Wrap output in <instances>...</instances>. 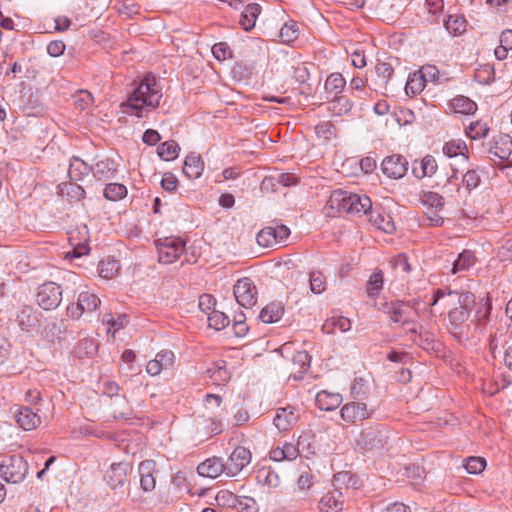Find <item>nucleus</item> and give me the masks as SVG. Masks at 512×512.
Wrapping results in <instances>:
<instances>
[{
  "mask_svg": "<svg viewBox=\"0 0 512 512\" xmlns=\"http://www.w3.org/2000/svg\"><path fill=\"white\" fill-rule=\"evenodd\" d=\"M373 412V409H369L365 403L353 401L341 408V418L346 422L354 423L370 418Z\"/></svg>",
  "mask_w": 512,
  "mask_h": 512,
  "instance_id": "obj_13",
  "label": "nucleus"
},
{
  "mask_svg": "<svg viewBox=\"0 0 512 512\" xmlns=\"http://www.w3.org/2000/svg\"><path fill=\"white\" fill-rule=\"evenodd\" d=\"M251 462V452L243 446H237L225 462L226 475L236 476Z\"/></svg>",
  "mask_w": 512,
  "mask_h": 512,
  "instance_id": "obj_11",
  "label": "nucleus"
},
{
  "mask_svg": "<svg viewBox=\"0 0 512 512\" xmlns=\"http://www.w3.org/2000/svg\"><path fill=\"white\" fill-rule=\"evenodd\" d=\"M115 171L114 162L110 159L98 161L91 170L93 177L99 181L113 177Z\"/></svg>",
  "mask_w": 512,
  "mask_h": 512,
  "instance_id": "obj_32",
  "label": "nucleus"
},
{
  "mask_svg": "<svg viewBox=\"0 0 512 512\" xmlns=\"http://www.w3.org/2000/svg\"><path fill=\"white\" fill-rule=\"evenodd\" d=\"M284 314V305L282 302H271L267 304L260 312V319L264 323H274L279 321Z\"/></svg>",
  "mask_w": 512,
  "mask_h": 512,
  "instance_id": "obj_29",
  "label": "nucleus"
},
{
  "mask_svg": "<svg viewBox=\"0 0 512 512\" xmlns=\"http://www.w3.org/2000/svg\"><path fill=\"white\" fill-rule=\"evenodd\" d=\"M206 426L205 428L207 429L208 433L210 435H218L222 432L223 430V424H222V420L220 417H208L206 420Z\"/></svg>",
  "mask_w": 512,
  "mask_h": 512,
  "instance_id": "obj_63",
  "label": "nucleus"
},
{
  "mask_svg": "<svg viewBox=\"0 0 512 512\" xmlns=\"http://www.w3.org/2000/svg\"><path fill=\"white\" fill-rule=\"evenodd\" d=\"M260 13L261 6L259 4H248L240 15L239 24L245 31L252 30Z\"/></svg>",
  "mask_w": 512,
  "mask_h": 512,
  "instance_id": "obj_25",
  "label": "nucleus"
},
{
  "mask_svg": "<svg viewBox=\"0 0 512 512\" xmlns=\"http://www.w3.org/2000/svg\"><path fill=\"white\" fill-rule=\"evenodd\" d=\"M420 201L427 209L442 210L444 207L443 196L433 191H423Z\"/></svg>",
  "mask_w": 512,
  "mask_h": 512,
  "instance_id": "obj_40",
  "label": "nucleus"
},
{
  "mask_svg": "<svg viewBox=\"0 0 512 512\" xmlns=\"http://www.w3.org/2000/svg\"><path fill=\"white\" fill-rule=\"evenodd\" d=\"M425 88L424 76L419 73L409 75L405 84V92L409 96H415L423 91Z\"/></svg>",
  "mask_w": 512,
  "mask_h": 512,
  "instance_id": "obj_39",
  "label": "nucleus"
},
{
  "mask_svg": "<svg viewBox=\"0 0 512 512\" xmlns=\"http://www.w3.org/2000/svg\"><path fill=\"white\" fill-rule=\"evenodd\" d=\"M233 293L236 301L243 308H252L257 302V288L248 277L241 278L236 282Z\"/></svg>",
  "mask_w": 512,
  "mask_h": 512,
  "instance_id": "obj_10",
  "label": "nucleus"
},
{
  "mask_svg": "<svg viewBox=\"0 0 512 512\" xmlns=\"http://www.w3.org/2000/svg\"><path fill=\"white\" fill-rule=\"evenodd\" d=\"M209 326L216 329L221 330L224 329L229 324V318L225 315V313L220 311H212L208 315Z\"/></svg>",
  "mask_w": 512,
  "mask_h": 512,
  "instance_id": "obj_54",
  "label": "nucleus"
},
{
  "mask_svg": "<svg viewBox=\"0 0 512 512\" xmlns=\"http://www.w3.org/2000/svg\"><path fill=\"white\" fill-rule=\"evenodd\" d=\"M351 107L352 104L348 98H346L345 96H339L335 97V99L330 102L329 109L333 112L341 114L350 111Z\"/></svg>",
  "mask_w": 512,
  "mask_h": 512,
  "instance_id": "obj_59",
  "label": "nucleus"
},
{
  "mask_svg": "<svg viewBox=\"0 0 512 512\" xmlns=\"http://www.w3.org/2000/svg\"><path fill=\"white\" fill-rule=\"evenodd\" d=\"M383 286V274L381 271L373 273L367 283V293L370 297L378 295Z\"/></svg>",
  "mask_w": 512,
  "mask_h": 512,
  "instance_id": "obj_56",
  "label": "nucleus"
},
{
  "mask_svg": "<svg viewBox=\"0 0 512 512\" xmlns=\"http://www.w3.org/2000/svg\"><path fill=\"white\" fill-rule=\"evenodd\" d=\"M310 289L315 294H320L326 289V279L321 271H312L309 275Z\"/></svg>",
  "mask_w": 512,
  "mask_h": 512,
  "instance_id": "obj_50",
  "label": "nucleus"
},
{
  "mask_svg": "<svg viewBox=\"0 0 512 512\" xmlns=\"http://www.w3.org/2000/svg\"><path fill=\"white\" fill-rule=\"evenodd\" d=\"M300 455L298 444L284 442L282 446H277L270 451V459L276 462L284 460L293 461Z\"/></svg>",
  "mask_w": 512,
  "mask_h": 512,
  "instance_id": "obj_21",
  "label": "nucleus"
},
{
  "mask_svg": "<svg viewBox=\"0 0 512 512\" xmlns=\"http://www.w3.org/2000/svg\"><path fill=\"white\" fill-rule=\"evenodd\" d=\"M351 329V321L344 316H333L327 319L323 325V330L327 333H334L336 330L347 332Z\"/></svg>",
  "mask_w": 512,
  "mask_h": 512,
  "instance_id": "obj_33",
  "label": "nucleus"
},
{
  "mask_svg": "<svg viewBox=\"0 0 512 512\" xmlns=\"http://www.w3.org/2000/svg\"><path fill=\"white\" fill-rule=\"evenodd\" d=\"M130 469L131 466L127 462L113 463L106 471L104 479L112 489L122 488L128 480L127 474Z\"/></svg>",
  "mask_w": 512,
  "mask_h": 512,
  "instance_id": "obj_14",
  "label": "nucleus"
},
{
  "mask_svg": "<svg viewBox=\"0 0 512 512\" xmlns=\"http://www.w3.org/2000/svg\"><path fill=\"white\" fill-rule=\"evenodd\" d=\"M13 413L18 425L26 431L33 430L40 424V417L29 407H16Z\"/></svg>",
  "mask_w": 512,
  "mask_h": 512,
  "instance_id": "obj_20",
  "label": "nucleus"
},
{
  "mask_svg": "<svg viewBox=\"0 0 512 512\" xmlns=\"http://www.w3.org/2000/svg\"><path fill=\"white\" fill-rule=\"evenodd\" d=\"M100 299L94 293L84 291L78 295L77 302L67 307V315L79 319L84 313H92L100 306Z\"/></svg>",
  "mask_w": 512,
  "mask_h": 512,
  "instance_id": "obj_9",
  "label": "nucleus"
},
{
  "mask_svg": "<svg viewBox=\"0 0 512 512\" xmlns=\"http://www.w3.org/2000/svg\"><path fill=\"white\" fill-rule=\"evenodd\" d=\"M475 262H476V257L474 255V253L470 250H464L453 261L451 273L458 274L461 272L468 271L471 267L474 266Z\"/></svg>",
  "mask_w": 512,
  "mask_h": 512,
  "instance_id": "obj_30",
  "label": "nucleus"
},
{
  "mask_svg": "<svg viewBox=\"0 0 512 512\" xmlns=\"http://www.w3.org/2000/svg\"><path fill=\"white\" fill-rule=\"evenodd\" d=\"M357 481L353 474L349 471H341L333 476L332 486L333 489H339L342 491L343 488L348 489L349 487L355 488Z\"/></svg>",
  "mask_w": 512,
  "mask_h": 512,
  "instance_id": "obj_37",
  "label": "nucleus"
},
{
  "mask_svg": "<svg viewBox=\"0 0 512 512\" xmlns=\"http://www.w3.org/2000/svg\"><path fill=\"white\" fill-rule=\"evenodd\" d=\"M28 472V464L22 456L13 455L0 465V473L5 481L11 483L21 482Z\"/></svg>",
  "mask_w": 512,
  "mask_h": 512,
  "instance_id": "obj_5",
  "label": "nucleus"
},
{
  "mask_svg": "<svg viewBox=\"0 0 512 512\" xmlns=\"http://www.w3.org/2000/svg\"><path fill=\"white\" fill-rule=\"evenodd\" d=\"M474 78L480 84H491L495 80L494 66L489 63L480 65L475 71Z\"/></svg>",
  "mask_w": 512,
  "mask_h": 512,
  "instance_id": "obj_41",
  "label": "nucleus"
},
{
  "mask_svg": "<svg viewBox=\"0 0 512 512\" xmlns=\"http://www.w3.org/2000/svg\"><path fill=\"white\" fill-rule=\"evenodd\" d=\"M160 184L164 190L173 192L178 186V179L172 172H166L164 173Z\"/></svg>",
  "mask_w": 512,
  "mask_h": 512,
  "instance_id": "obj_64",
  "label": "nucleus"
},
{
  "mask_svg": "<svg viewBox=\"0 0 512 512\" xmlns=\"http://www.w3.org/2000/svg\"><path fill=\"white\" fill-rule=\"evenodd\" d=\"M257 479L269 488H277L281 483L279 474L270 468L260 469L257 473Z\"/></svg>",
  "mask_w": 512,
  "mask_h": 512,
  "instance_id": "obj_42",
  "label": "nucleus"
},
{
  "mask_svg": "<svg viewBox=\"0 0 512 512\" xmlns=\"http://www.w3.org/2000/svg\"><path fill=\"white\" fill-rule=\"evenodd\" d=\"M212 53L214 57L219 61H224L231 57L232 51L229 45L225 42H219L213 45Z\"/></svg>",
  "mask_w": 512,
  "mask_h": 512,
  "instance_id": "obj_60",
  "label": "nucleus"
},
{
  "mask_svg": "<svg viewBox=\"0 0 512 512\" xmlns=\"http://www.w3.org/2000/svg\"><path fill=\"white\" fill-rule=\"evenodd\" d=\"M117 405L120 409H114L113 414L116 419H131L133 416L132 411L128 408V402L125 397L118 400Z\"/></svg>",
  "mask_w": 512,
  "mask_h": 512,
  "instance_id": "obj_62",
  "label": "nucleus"
},
{
  "mask_svg": "<svg viewBox=\"0 0 512 512\" xmlns=\"http://www.w3.org/2000/svg\"><path fill=\"white\" fill-rule=\"evenodd\" d=\"M464 468L469 474H479L486 467V461L484 458L471 456L465 460Z\"/></svg>",
  "mask_w": 512,
  "mask_h": 512,
  "instance_id": "obj_53",
  "label": "nucleus"
},
{
  "mask_svg": "<svg viewBox=\"0 0 512 512\" xmlns=\"http://www.w3.org/2000/svg\"><path fill=\"white\" fill-rule=\"evenodd\" d=\"M119 268V264L115 259L108 258L107 260L100 262L99 275L102 278L110 279L118 272Z\"/></svg>",
  "mask_w": 512,
  "mask_h": 512,
  "instance_id": "obj_47",
  "label": "nucleus"
},
{
  "mask_svg": "<svg viewBox=\"0 0 512 512\" xmlns=\"http://www.w3.org/2000/svg\"><path fill=\"white\" fill-rule=\"evenodd\" d=\"M315 403L320 410L332 411L342 403V396L339 393H332L322 390L317 393Z\"/></svg>",
  "mask_w": 512,
  "mask_h": 512,
  "instance_id": "obj_22",
  "label": "nucleus"
},
{
  "mask_svg": "<svg viewBox=\"0 0 512 512\" xmlns=\"http://www.w3.org/2000/svg\"><path fill=\"white\" fill-rule=\"evenodd\" d=\"M385 432L378 427H369L361 431L356 440L357 446L364 451L380 450L387 443Z\"/></svg>",
  "mask_w": 512,
  "mask_h": 512,
  "instance_id": "obj_8",
  "label": "nucleus"
},
{
  "mask_svg": "<svg viewBox=\"0 0 512 512\" xmlns=\"http://www.w3.org/2000/svg\"><path fill=\"white\" fill-rule=\"evenodd\" d=\"M444 297H446V304L452 306L448 313L452 333L459 339H469L473 336L471 325L476 331L482 330L488 323L491 305L487 300L476 303L475 296L471 292L449 291L445 293L443 290L437 289L430 305H436Z\"/></svg>",
  "mask_w": 512,
  "mask_h": 512,
  "instance_id": "obj_1",
  "label": "nucleus"
},
{
  "mask_svg": "<svg viewBox=\"0 0 512 512\" xmlns=\"http://www.w3.org/2000/svg\"><path fill=\"white\" fill-rule=\"evenodd\" d=\"M368 216V220L378 229L383 230L385 232H389L388 226L390 225V221L386 219L384 215L371 208L365 214Z\"/></svg>",
  "mask_w": 512,
  "mask_h": 512,
  "instance_id": "obj_48",
  "label": "nucleus"
},
{
  "mask_svg": "<svg viewBox=\"0 0 512 512\" xmlns=\"http://www.w3.org/2000/svg\"><path fill=\"white\" fill-rule=\"evenodd\" d=\"M38 305L44 310L56 309L62 301V289L55 282H46L38 287L36 294Z\"/></svg>",
  "mask_w": 512,
  "mask_h": 512,
  "instance_id": "obj_7",
  "label": "nucleus"
},
{
  "mask_svg": "<svg viewBox=\"0 0 512 512\" xmlns=\"http://www.w3.org/2000/svg\"><path fill=\"white\" fill-rule=\"evenodd\" d=\"M346 81L340 73L330 74L325 81V89L328 93L339 94L345 87Z\"/></svg>",
  "mask_w": 512,
  "mask_h": 512,
  "instance_id": "obj_45",
  "label": "nucleus"
},
{
  "mask_svg": "<svg viewBox=\"0 0 512 512\" xmlns=\"http://www.w3.org/2000/svg\"><path fill=\"white\" fill-rule=\"evenodd\" d=\"M104 197L110 201H118L127 195V188L119 183H109L103 191Z\"/></svg>",
  "mask_w": 512,
  "mask_h": 512,
  "instance_id": "obj_44",
  "label": "nucleus"
},
{
  "mask_svg": "<svg viewBox=\"0 0 512 512\" xmlns=\"http://www.w3.org/2000/svg\"><path fill=\"white\" fill-rule=\"evenodd\" d=\"M162 96L161 87L155 77L145 76L128 97L125 112L138 118L146 117L159 106Z\"/></svg>",
  "mask_w": 512,
  "mask_h": 512,
  "instance_id": "obj_2",
  "label": "nucleus"
},
{
  "mask_svg": "<svg viewBox=\"0 0 512 512\" xmlns=\"http://www.w3.org/2000/svg\"><path fill=\"white\" fill-rule=\"evenodd\" d=\"M489 152L501 160H507L512 154V138L508 134L498 135Z\"/></svg>",
  "mask_w": 512,
  "mask_h": 512,
  "instance_id": "obj_23",
  "label": "nucleus"
},
{
  "mask_svg": "<svg viewBox=\"0 0 512 512\" xmlns=\"http://www.w3.org/2000/svg\"><path fill=\"white\" fill-rule=\"evenodd\" d=\"M344 507V494L339 489H333L322 496L319 501L321 512H341Z\"/></svg>",
  "mask_w": 512,
  "mask_h": 512,
  "instance_id": "obj_16",
  "label": "nucleus"
},
{
  "mask_svg": "<svg viewBox=\"0 0 512 512\" xmlns=\"http://www.w3.org/2000/svg\"><path fill=\"white\" fill-rule=\"evenodd\" d=\"M197 472L200 476L216 478L223 473L226 474L225 462L216 456L208 458L198 465Z\"/></svg>",
  "mask_w": 512,
  "mask_h": 512,
  "instance_id": "obj_19",
  "label": "nucleus"
},
{
  "mask_svg": "<svg viewBox=\"0 0 512 512\" xmlns=\"http://www.w3.org/2000/svg\"><path fill=\"white\" fill-rule=\"evenodd\" d=\"M257 243L262 247H272L276 243L275 232L272 226H268L260 230L256 237Z\"/></svg>",
  "mask_w": 512,
  "mask_h": 512,
  "instance_id": "obj_52",
  "label": "nucleus"
},
{
  "mask_svg": "<svg viewBox=\"0 0 512 512\" xmlns=\"http://www.w3.org/2000/svg\"><path fill=\"white\" fill-rule=\"evenodd\" d=\"M451 111L459 114H473L477 110V105L470 98L459 95L451 99L448 104Z\"/></svg>",
  "mask_w": 512,
  "mask_h": 512,
  "instance_id": "obj_28",
  "label": "nucleus"
},
{
  "mask_svg": "<svg viewBox=\"0 0 512 512\" xmlns=\"http://www.w3.org/2000/svg\"><path fill=\"white\" fill-rule=\"evenodd\" d=\"M376 74L382 85H386L393 74V67L387 62H378L375 66Z\"/></svg>",
  "mask_w": 512,
  "mask_h": 512,
  "instance_id": "obj_57",
  "label": "nucleus"
},
{
  "mask_svg": "<svg viewBox=\"0 0 512 512\" xmlns=\"http://www.w3.org/2000/svg\"><path fill=\"white\" fill-rule=\"evenodd\" d=\"M216 499L231 501L233 506L237 508L239 512H257L258 507L256 501L252 497H236L228 491H220L217 494Z\"/></svg>",
  "mask_w": 512,
  "mask_h": 512,
  "instance_id": "obj_17",
  "label": "nucleus"
},
{
  "mask_svg": "<svg viewBox=\"0 0 512 512\" xmlns=\"http://www.w3.org/2000/svg\"><path fill=\"white\" fill-rule=\"evenodd\" d=\"M328 206L335 209L337 212H346L350 215H365L371 208V200L366 195H359L356 193L335 190L331 193Z\"/></svg>",
  "mask_w": 512,
  "mask_h": 512,
  "instance_id": "obj_4",
  "label": "nucleus"
},
{
  "mask_svg": "<svg viewBox=\"0 0 512 512\" xmlns=\"http://www.w3.org/2000/svg\"><path fill=\"white\" fill-rule=\"evenodd\" d=\"M351 394L356 400H364L369 394V387L363 378H355L351 386Z\"/></svg>",
  "mask_w": 512,
  "mask_h": 512,
  "instance_id": "obj_55",
  "label": "nucleus"
},
{
  "mask_svg": "<svg viewBox=\"0 0 512 512\" xmlns=\"http://www.w3.org/2000/svg\"><path fill=\"white\" fill-rule=\"evenodd\" d=\"M92 167L77 156L70 159L68 175L71 181H81L85 176L89 175Z\"/></svg>",
  "mask_w": 512,
  "mask_h": 512,
  "instance_id": "obj_26",
  "label": "nucleus"
},
{
  "mask_svg": "<svg viewBox=\"0 0 512 512\" xmlns=\"http://www.w3.org/2000/svg\"><path fill=\"white\" fill-rule=\"evenodd\" d=\"M103 323L107 325V331L110 332L113 329V334H115L120 329H123L129 323L128 317L126 314H118L114 316L111 313H107L103 315L102 319Z\"/></svg>",
  "mask_w": 512,
  "mask_h": 512,
  "instance_id": "obj_35",
  "label": "nucleus"
},
{
  "mask_svg": "<svg viewBox=\"0 0 512 512\" xmlns=\"http://www.w3.org/2000/svg\"><path fill=\"white\" fill-rule=\"evenodd\" d=\"M159 261L165 264L175 262L184 251V242L181 238L166 237L156 241Z\"/></svg>",
  "mask_w": 512,
  "mask_h": 512,
  "instance_id": "obj_6",
  "label": "nucleus"
},
{
  "mask_svg": "<svg viewBox=\"0 0 512 512\" xmlns=\"http://www.w3.org/2000/svg\"><path fill=\"white\" fill-rule=\"evenodd\" d=\"M489 131L488 124L480 120L471 122L465 129L466 135L471 140H481L487 137Z\"/></svg>",
  "mask_w": 512,
  "mask_h": 512,
  "instance_id": "obj_36",
  "label": "nucleus"
},
{
  "mask_svg": "<svg viewBox=\"0 0 512 512\" xmlns=\"http://www.w3.org/2000/svg\"><path fill=\"white\" fill-rule=\"evenodd\" d=\"M18 325L23 331H30L38 323L37 313L30 306H23L17 315Z\"/></svg>",
  "mask_w": 512,
  "mask_h": 512,
  "instance_id": "obj_31",
  "label": "nucleus"
},
{
  "mask_svg": "<svg viewBox=\"0 0 512 512\" xmlns=\"http://www.w3.org/2000/svg\"><path fill=\"white\" fill-rule=\"evenodd\" d=\"M480 181V175L476 170H468L462 177L463 185L468 191L478 187Z\"/></svg>",
  "mask_w": 512,
  "mask_h": 512,
  "instance_id": "obj_61",
  "label": "nucleus"
},
{
  "mask_svg": "<svg viewBox=\"0 0 512 512\" xmlns=\"http://www.w3.org/2000/svg\"><path fill=\"white\" fill-rule=\"evenodd\" d=\"M204 170V162L201 156L196 153H190L184 161L183 173L190 179L199 178Z\"/></svg>",
  "mask_w": 512,
  "mask_h": 512,
  "instance_id": "obj_24",
  "label": "nucleus"
},
{
  "mask_svg": "<svg viewBox=\"0 0 512 512\" xmlns=\"http://www.w3.org/2000/svg\"><path fill=\"white\" fill-rule=\"evenodd\" d=\"M155 463L153 461H143L139 464L138 471L140 474L141 488L146 491H152L155 488V478L152 475Z\"/></svg>",
  "mask_w": 512,
  "mask_h": 512,
  "instance_id": "obj_27",
  "label": "nucleus"
},
{
  "mask_svg": "<svg viewBox=\"0 0 512 512\" xmlns=\"http://www.w3.org/2000/svg\"><path fill=\"white\" fill-rule=\"evenodd\" d=\"M214 376L212 382L216 385H222L230 379V372L226 367L225 361H217L213 363Z\"/></svg>",
  "mask_w": 512,
  "mask_h": 512,
  "instance_id": "obj_46",
  "label": "nucleus"
},
{
  "mask_svg": "<svg viewBox=\"0 0 512 512\" xmlns=\"http://www.w3.org/2000/svg\"><path fill=\"white\" fill-rule=\"evenodd\" d=\"M311 357L306 351H297L292 355L289 366V377L301 380L310 368Z\"/></svg>",
  "mask_w": 512,
  "mask_h": 512,
  "instance_id": "obj_15",
  "label": "nucleus"
},
{
  "mask_svg": "<svg viewBox=\"0 0 512 512\" xmlns=\"http://www.w3.org/2000/svg\"><path fill=\"white\" fill-rule=\"evenodd\" d=\"M298 421V414L293 406L280 407L273 419L274 425L280 431H287Z\"/></svg>",
  "mask_w": 512,
  "mask_h": 512,
  "instance_id": "obj_18",
  "label": "nucleus"
},
{
  "mask_svg": "<svg viewBox=\"0 0 512 512\" xmlns=\"http://www.w3.org/2000/svg\"><path fill=\"white\" fill-rule=\"evenodd\" d=\"M62 193L68 197L70 202H77L85 197L84 188L76 183L65 184Z\"/></svg>",
  "mask_w": 512,
  "mask_h": 512,
  "instance_id": "obj_49",
  "label": "nucleus"
},
{
  "mask_svg": "<svg viewBox=\"0 0 512 512\" xmlns=\"http://www.w3.org/2000/svg\"><path fill=\"white\" fill-rule=\"evenodd\" d=\"M443 151L449 157H454L459 154L465 156L464 151H467V146H466V143L461 140L450 141L444 145Z\"/></svg>",
  "mask_w": 512,
  "mask_h": 512,
  "instance_id": "obj_58",
  "label": "nucleus"
},
{
  "mask_svg": "<svg viewBox=\"0 0 512 512\" xmlns=\"http://www.w3.org/2000/svg\"><path fill=\"white\" fill-rule=\"evenodd\" d=\"M180 147L174 140L161 143L157 148L158 156L164 161H172L178 157Z\"/></svg>",
  "mask_w": 512,
  "mask_h": 512,
  "instance_id": "obj_34",
  "label": "nucleus"
},
{
  "mask_svg": "<svg viewBox=\"0 0 512 512\" xmlns=\"http://www.w3.org/2000/svg\"><path fill=\"white\" fill-rule=\"evenodd\" d=\"M381 170L388 178L400 179L408 170V161L400 154H393L383 159Z\"/></svg>",
  "mask_w": 512,
  "mask_h": 512,
  "instance_id": "obj_12",
  "label": "nucleus"
},
{
  "mask_svg": "<svg viewBox=\"0 0 512 512\" xmlns=\"http://www.w3.org/2000/svg\"><path fill=\"white\" fill-rule=\"evenodd\" d=\"M437 170V163L433 156L426 155L420 163V171L416 167H413V174L421 179L426 176H432Z\"/></svg>",
  "mask_w": 512,
  "mask_h": 512,
  "instance_id": "obj_38",
  "label": "nucleus"
},
{
  "mask_svg": "<svg viewBox=\"0 0 512 512\" xmlns=\"http://www.w3.org/2000/svg\"><path fill=\"white\" fill-rule=\"evenodd\" d=\"M382 312L388 316L390 321L402 327L410 326V333H416L415 323L419 315L428 310V307L419 298L409 300H392L381 304Z\"/></svg>",
  "mask_w": 512,
  "mask_h": 512,
  "instance_id": "obj_3",
  "label": "nucleus"
},
{
  "mask_svg": "<svg viewBox=\"0 0 512 512\" xmlns=\"http://www.w3.org/2000/svg\"><path fill=\"white\" fill-rule=\"evenodd\" d=\"M444 26L450 34L459 35L466 30V20L462 16L449 15L444 20Z\"/></svg>",
  "mask_w": 512,
  "mask_h": 512,
  "instance_id": "obj_43",
  "label": "nucleus"
},
{
  "mask_svg": "<svg viewBox=\"0 0 512 512\" xmlns=\"http://www.w3.org/2000/svg\"><path fill=\"white\" fill-rule=\"evenodd\" d=\"M298 27L296 23H285L280 29L279 36L281 41L285 44H290L298 38Z\"/></svg>",
  "mask_w": 512,
  "mask_h": 512,
  "instance_id": "obj_51",
  "label": "nucleus"
}]
</instances>
